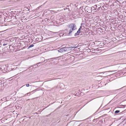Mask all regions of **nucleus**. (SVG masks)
I'll return each instance as SVG.
<instances>
[{
    "instance_id": "nucleus-1",
    "label": "nucleus",
    "mask_w": 126,
    "mask_h": 126,
    "mask_svg": "<svg viewBox=\"0 0 126 126\" xmlns=\"http://www.w3.org/2000/svg\"><path fill=\"white\" fill-rule=\"evenodd\" d=\"M68 27L70 29L69 32L68 33L69 35H70L72 32L77 29L76 25L75 23H71L68 25Z\"/></svg>"
},
{
    "instance_id": "nucleus-2",
    "label": "nucleus",
    "mask_w": 126,
    "mask_h": 126,
    "mask_svg": "<svg viewBox=\"0 0 126 126\" xmlns=\"http://www.w3.org/2000/svg\"><path fill=\"white\" fill-rule=\"evenodd\" d=\"M77 47H65L60 49H59L58 50V51L59 52H63L67 51V49H69V48H76Z\"/></svg>"
},
{
    "instance_id": "nucleus-3",
    "label": "nucleus",
    "mask_w": 126,
    "mask_h": 126,
    "mask_svg": "<svg viewBox=\"0 0 126 126\" xmlns=\"http://www.w3.org/2000/svg\"><path fill=\"white\" fill-rule=\"evenodd\" d=\"M81 28H82V27L80 26V28L78 29L77 32L75 33V36H76L77 35H79V34L80 33V32H81L80 30H81Z\"/></svg>"
},
{
    "instance_id": "nucleus-4",
    "label": "nucleus",
    "mask_w": 126,
    "mask_h": 126,
    "mask_svg": "<svg viewBox=\"0 0 126 126\" xmlns=\"http://www.w3.org/2000/svg\"><path fill=\"white\" fill-rule=\"evenodd\" d=\"M97 7V5H94L92 7H91V9L93 10H96V8Z\"/></svg>"
},
{
    "instance_id": "nucleus-5",
    "label": "nucleus",
    "mask_w": 126,
    "mask_h": 126,
    "mask_svg": "<svg viewBox=\"0 0 126 126\" xmlns=\"http://www.w3.org/2000/svg\"><path fill=\"white\" fill-rule=\"evenodd\" d=\"M55 59V58H51L48 59H47V60H45L44 61V62H45V61H46V62H47V61L48 60H49L52 59Z\"/></svg>"
},
{
    "instance_id": "nucleus-6",
    "label": "nucleus",
    "mask_w": 126,
    "mask_h": 126,
    "mask_svg": "<svg viewBox=\"0 0 126 126\" xmlns=\"http://www.w3.org/2000/svg\"><path fill=\"white\" fill-rule=\"evenodd\" d=\"M34 45H30L29 47H28V48H30L33 47Z\"/></svg>"
},
{
    "instance_id": "nucleus-7",
    "label": "nucleus",
    "mask_w": 126,
    "mask_h": 126,
    "mask_svg": "<svg viewBox=\"0 0 126 126\" xmlns=\"http://www.w3.org/2000/svg\"><path fill=\"white\" fill-rule=\"evenodd\" d=\"M120 112V111L119 110H116L115 112V113H118Z\"/></svg>"
},
{
    "instance_id": "nucleus-8",
    "label": "nucleus",
    "mask_w": 126,
    "mask_h": 126,
    "mask_svg": "<svg viewBox=\"0 0 126 126\" xmlns=\"http://www.w3.org/2000/svg\"><path fill=\"white\" fill-rule=\"evenodd\" d=\"M89 8L87 6L85 8V9H87Z\"/></svg>"
},
{
    "instance_id": "nucleus-9",
    "label": "nucleus",
    "mask_w": 126,
    "mask_h": 126,
    "mask_svg": "<svg viewBox=\"0 0 126 126\" xmlns=\"http://www.w3.org/2000/svg\"><path fill=\"white\" fill-rule=\"evenodd\" d=\"M26 85V86L28 87H29V84H27Z\"/></svg>"
},
{
    "instance_id": "nucleus-10",
    "label": "nucleus",
    "mask_w": 126,
    "mask_h": 126,
    "mask_svg": "<svg viewBox=\"0 0 126 126\" xmlns=\"http://www.w3.org/2000/svg\"><path fill=\"white\" fill-rule=\"evenodd\" d=\"M7 44H3V46H5V45H6Z\"/></svg>"
},
{
    "instance_id": "nucleus-11",
    "label": "nucleus",
    "mask_w": 126,
    "mask_h": 126,
    "mask_svg": "<svg viewBox=\"0 0 126 126\" xmlns=\"http://www.w3.org/2000/svg\"><path fill=\"white\" fill-rule=\"evenodd\" d=\"M42 63V62H39V63H38V64H40V63Z\"/></svg>"
},
{
    "instance_id": "nucleus-12",
    "label": "nucleus",
    "mask_w": 126,
    "mask_h": 126,
    "mask_svg": "<svg viewBox=\"0 0 126 126\" xmlns=\"http://www.w3.org/2000/svg\"><path fill=\"white\" fill-rule=\"evenodd\" d=\"M107 72V71H106V72H103V74H104V73H106V72Z\"/></svg>"
},
{
    "instance_id": "nucleus-13",
    "label": "nucleus",
    "mask_w": 126,
    "mask_h": 126,
    "mask_svg": "<svg viewBox=\"0 0 126 126\" xmlns=\"http://www.w3.org/2000/svg\"><path fill=\"white\" fill-rule=\"evenodd\" d=\"M10 47V46H9V48Z\"/></svg>"
},
{
    "instance_id": "nucleus-14",
    "label": "nucleus",
    "mask_w": 126,
    "mask_h": 126,
    "mask_svg": "<svg viewBox=\"0 0 126 126\" xmlns=\"http://www.w3.org/2000/svg\"><path fill=\"white\" fill-rule=\"evenodd\" d=\"M9 46V45H8V47Z\"/></svg>"
}]
</instances>
